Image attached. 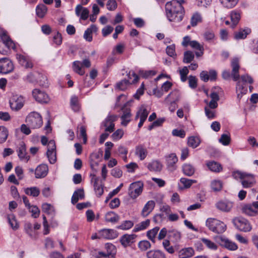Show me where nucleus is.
Returning a JSON list of instances; mask_svg holds the SVG:
<instances>
[{"mask_svg": "<svg viewBox=\"0 0 258 258\" xmlns=\"http://www.w3.org/2000/svg\"><path fill=\"white\" fill-rule=\"evenodd\" d=\"M184 0H172L167 2L165 5L166 15L170 21L180 22L182 20L184 9L182 3Z\"/></svg>", "mask_w": 258, "mask_h": 258, "instance_id": "f257e3e1", "label": "nucleus"}, {"mask_svg": "<svg viewBox=\"0 0 258 258\" xmlns=\"http://www.w3.org/2000/svg\"><path fill=\"white\" fill-rule=\"evenodd\" d=\"M232 68L231 74L229 71H224L222 73V77L225 80H228L231 76L234 81H237L240 79L239 70L240 69L238 58L235 57L232 59L231 62Z\"/></svg>", "mask_w": 258, "mask_h": 258, "instance_id": "f03ea898", "label": "nucleus"}, {"mask_svg": "<svg viewBox=\"0 0 258 258\" xmlns=\"http://www.w3.org/2000/svg\"><path fill=\"white\" fill-rule=\"evenodd\" d=\"M206 225L210 230L218 234L224 232L227 228L225 224L215 218L207 219Z\"/></svg>", "mask_w": 258, "mask_h": 258, "instance_id": "7ed1b4c3", "label": "nucleus"}, {"mask_svg": "<svg viewBox=\"0 0 258 258\" xmlns=\"http://www.w3.org/2000/svg\"><path fill=\"white\" fill-rule=\"evenodd\" d=\"M233 176L235 178H239L241 179V184L244 188L252 187L255 181L253 175L242 172L239 171L234 172Z\"/></svg>", "mask_w": 258, "mask_h": 258, "instance_id": "20e7f679", "label": "nucleus"}, {"mask_svg": "<svg viewBox=\"0 0 258 258\" xmlns=\"http://www.w3.org/2000/svg\"><path fill=\"white\" fill-rule=\"evenodd\" d=\"M27 125L32 128H39L42 125V118L41 116L36 112L30 113L26 118Z\"/></svg>", "mask_w": 258, "mask_h": 258, "instance_id": "39448f33", "label": "nucleus"}, {"mask_svg": "<svg viewBox=\"0 0 258 258\" xmlns=\"http://www.w3.org/2000/svg\"><path fill=\"white\" fill-rule=\"evenodd\" d=\"M232 222L236 228L240 231L248 232L251 229V227L249 222L243 218H235L233 219Z\"/></svg>", "mask_w": 258, "mask_h": 258, "instance_id": "423d86ee", "label": "nucleus"}, {"mask_svg": "<svg viewBox=\"0 0 258 258\" xmlns=\"http://www.w3.org/2000/svg\"><path fill=\"white\" fill-rule=\"evenodd\" d=\"M143 183L137 181L131 183L128 188V195L133 199L137 198L143 191Z\"/></svg>", "mask_w": 258, "mask_h": 258, "instance_id": "0eeeda50", "label": "nucleus"}, {"mask_svg": "<svg viewBox=\"0 0 258 258\" xmlns=\"http://www.w3.org/2000/svg\"><path fill=\"white\" fill-rule=\"evenodd\" d=\"M24 102V99L22 96L14 95L10 100L11 108L13 110L18 111L23 107Z\"/></svg>", "mask_w": 258, "mask_h": 258, "instance_id": "6e6552de", "label": "nucleus"}, {"mask_svg": "<svg viewBox=\"0 0 258 258\" xmlns=\"http://www.w3.org/2000/svg\"><path fill=\"white\" fill-rule=\"evenodd\" d=\"M14 65L12 61L7 57L0 59V73L8 74L14 70Z\"/></svg>", "mask_w": 258, "mask_h": 258, "instance_id": "1a4fd4ad", "label": "nucleus"}, {"mask_svg": "<svg viewBox=\"0 0 258 258\" xmlns=\"http://www.w3.org/2000/svg\"><path fill=\"white\" fill-rule=\"evenodd\" d=\"M216 240L221 246L224 247L229 250H235L238 248V246L235 243L223 236L216 237Z\"/></svg>", "mask_w": 258, "mask_h": 258, "instance_id": "9d476101", "label": "nucleus"}, {"mask_svg": "<svg viewBox=\"0 0 258 258\" xmlns=\"http://www.w3.org/2000/svg\"><path fill=\"white\" fill-rule=\"evenodd\" d=\"M46 155L51 164H54L56 162V146L53 140H50L48 143Z\"/></svg>", "mask_w": 258, "mask_h": 258, "instance_id": "9b49d317", "label": "nucleus"}, {"mask_svg": "<svg viewBox=\"0 0 258 258\" xmlns=\"http://www.w3.org/2000/svg\"><path fill=\"white\" fill-rule=\"evenodd\" d=\"M32 95L36 101L38 102L46 103L49 101L48 95L45 92L39 89H35L33 90Z\"/></svg>", "mask_w": 258, "mask_h": 258, "instance_id": "f8f14e48", "label": "nucleus"}, {"mask_svg": "<svg viewBox=\"0 0 258 258\" xmlns=\"http://www.w3.org/2000/svg\"><path fill=\"white\" fill-rule=\"evenodd\" d=\"M216 207L222 212H229L233 207V203L228 201H220L216 204Z\"/></svg>", "mask_w": 258, "mask_h": 258, "instance_id": "ddd939ff", "label": "nucleus"}, {"mask_svg": "<svg viewBox=\"0 0 258 258\" xmlns=\"http://www.w3.org/2000/svg\"><path fill=\"white\" fill-rule=\"evenodd\" d=\"M101 239H112L117 236L116 232L110 229H104L99 231V236Z\"/></svg>", "mask_w": 258, "mask_h": 258, "instance_id": "4468645a", "label": "nucleus"}, {"mask_svg": "<svg viewBox=\"0 0 258 258\" xmlns=\"http://www.w3.org/2000/svg\"><path fill=\"white\" fill-rule=\"evenodd\" d=\"M48 172V168L47 165L42 164L37 167L35 170V175L36 178H41L45 177Z\"/></svg>", "mask_w": 258, "mask_h": 258, "instance_id": "2eb2a0df", "label": "nucleus"}, {"mask_svg": "<svg viewBox=\"0 0 258 258\" xmlns=\"http://www.w3.org/2000/svg\"><path fill=\"white\" fill-rule=\"evenodd\" d=\"M241 210L243 213L248 216H253L258 214V209L254 206V203L243 206Z\"/></svg>", "mask_w": 258, "mask_h": 258, "instance_id": "dca6fc26", "label": "nucleus"}, {"mask_svg": "<svg viewBox=\"0 0 258 258\" xmlns=\"http://www.w3.org/2000/svg\"><path fill=\"white\" fill-rule=\"evenodd\" d=\"M17 58L19 63L26 69L32 68L33 66L31 59L28 56L22 54H17Z\"/></svg>", "mask_w": 258, "mask_h": 258, "instance_id": "f3484780", "label": "nucleus"}, {"mask_svg": "<svg viewBox=\"0 0 258 258\" xmlns=\"http://www.w3.org/2000/svg\"><path fill=\"white\" fill-rule=\"evenodd\" d=\"M136 237L135 234H124L121 237L120 241L121 244L126 247L135 242Z\"/></svg>", "mask_w": 258, "mask_h": 258, "instance_id": "a211bd4d", "label": "nucleus"}, {"mask_svg": "<svg viewBox=\"0 0 258 258\" xmlns=\"http://www.w3.org/2000/svg\"><path fill=\"white\" fill-rule=\"evenodd\" d=\"M166 161L168 168L170 171L175 169V165L178 161V158L174 153H171L166 157Z\"/></svg>", "mask_w": 258, "mask_h": 258, "instance_id": "6ab92c4d", "label": "nucleus"}, {"mask_svg": "<svg viewBox=\"0 0 258 258\" xmlns=\"http://www.w3.org/2000/svg\"><path fill=\"white\" fill-rule=\"evenodd\" d=\"M210 97L211 98L210 102H208L207 100H205V102L208 105L207 106L211 109L216 108L218 107L217 102L220 99L219 95L216 92H213L210 94Z\"/></svg>", "mask_w": 258, "mask_h": 258, "instance_id": "aec40b11", "label": "nucleus"}, {"mask_svg": "<svg viewBox=\"0 0 258 258\" xmlns=\"http://www.w3.org/2000/svg\"><path fill=\"white\" fill-rule=\"evenodd\" d=\"M148 153L147 148L143 145H139L136 146L135 154L141 160H144L146 158Z\"/></svg>", "mask_w": 258, "mask_h": 258, "instance_id": "412c9836", "label": "nucleus"}, {"mask_svg": "<svg viewBox=\"0 0 258 258\" xmlns=\"http://www.w3.org/2000/svg\"><path fill=\"white\" fill-rule=\"evenodd\" d=\"M195 250L191 247L183 248L178 251L179 258H189L195 255Z\"/></svg>", "mask_w": 258, "mask_h": 258, "instance_id": "4be33fe9", "label": "nucleus"}, {"mask_svg": "<svg viewBox=\"0 0 258 258\" xmlns=\"http://www.w3.org/2000/svg\"><path fill=\"white\" fill-rule=\"evenodd\" d=\"M0 37L3 42V43L9 49H14L15 48V44L11 40L10 37L7 35V32L3 31L0 34Z\"/></svg>", "mask_w": 258, "mask_h": 258, "instance_id": "5701e85b", "label": "nucleus"}, {"mask_svg": "<svg viewBox=\"0 0 258 258\" xmlns=\"http://www.w3.org/2000/svg\"><path fill=\"white\" fill-rule=\"evenodd\" d=\"M91 181L93 182L94 190L97 196L100 197L102 195L104 192L103 188L101 184H98V178L95 175H92Z\"/></svg>", "mask_w": 258, "mask_h": 258, "instance_id": "b1692460", "label": "nucleus"}, {"mask_svg": "<svg viewBox=\"0 0 258 258\" xmlns=\"http://www.w3.org/2000/svg\"><path fill=\"white\" fill-rule=\"evenodd\" d=\"M155 206V203L153 201H148L144 206L141 213L143 217H146L148 216L150 213L153 211Z\"/></svg>", "mask_w": 258, "mask_h": 258, "instance_id": "393cba45", "label": "nucleus"}, {"mask_svg": "<svg viewBox=\"0 0 258 258\" xmlns=\"http://www.w3.org/2000/svg\"><path fill=\"white\" fill-rule=\"evenodd\" d=\"M105 249L106 252L100 251V252L103 253L105 256H108L110 258H114V256L116 253L115 246L111 243H107L105 245Z\"/></svg>", "mask_w": 258, "mask_h": 258, "instance_id": "a878e982", "label": "nucleus"}, {"mask_svg": "<svg viewBox=\"0 0 258 258\" xmlns=\"http://www.w3.org/2000/svg\"><path fill=\"white\" fill-rule=\"evenodd\" d=\"M76 14L77 16H81L83 20H86L89 15V10L85 8H83L81 5H79L76 8Z\"/></svg>", "mask_w": 258, "mask_h": 258, "instance_id": "bb28decb", "label": "nucleus"}, {"mask_svg": "<svg viewBox=\"0 0 258 258\" xmlns=\"http://www.w3.org/2000/svg\"><path fill=\"white\" fill-rule=\"evenodd\" d=\"M206 165L212 172H219L222 170V167L221 165L214 161H207L206 163Z\"/></svg>", "mask_w": 258, "mask_h": 258, "instance_id": "cd10ccee", "label": "nucleus"}, {"mask_svg": "<svg viewBox=\"0 0 258 258\" xmlns=\"http://www.w3.org/2000/svg\"><path fill=\"white\" fill-rule=\"evenodd\" d=\"M250 32L251 30L249 28L241 29L234 32V37L236 40L244 39Z\"/></svg>", "mask_w": 258, "mask_h": 258, "instance_id": "c85d7f7f", "label": "nucleus"}, {"mask_svg": "<svg viewBox=\"0 0 258 258\" xmlns=\"http://www.w3.org/2000/svg\"><path fill=\"white\" fill-rule=\"evenodd\" d=\"M98 28L96 25H92L89 28H87L84 34V38L88 42L92 40V34L93 32H96Z\"/></svg>", "mask_w": 258, "mask_h": 258, "instance_id": "c756f323", "label": "nucleus"}, {"mask_svg": "<svg viewBox=\"0 0 258 258\" xmlns=\"http://www.w3.org/2000/svg\"><path fill=\"white\" fill-rule=\"evenodd\" d=\"M241 15L240 13L238 11H232L230 14V18L232 24L230 25V27L234 29L238 24L240 19Z\"/></svg>", "mask_w": 258, "mask_h": 258, "instance_id": "7c9ffc66", "label": "nucleus"}, {"mask_svg": "<svg viewBox=\"0 0 258 258\" xmlns=\"http://www.w3.org/2000/svg\"><path fill=\"white\" fill-rule=\"evenodd\" d=\"M189 45L194 49H195L198 51H196L195 52L196 55L197 57H200L202 56L204 53V47L202 45L200 44L198 41H191L189 43Z\"/></svg>", "mask_w": 258, "mask_h": 258, "instance_id": "2f4dec72", "label": "nucleus"}, {"mask_svg": "<svg viewBox=\"0 0 258 258\" xmlns=\"http://www.w3.org/2000/svg\"><path fill=\"white\" fill-rule=\"evenodd\" d=\"M84 197V191L83 188H80L75 190L72 197V203L75 205L78 202L79 199H83Z\"/></svg>", "mask_w": 258, "mask_h": 258, "instance_id": "473e14b6", "label": "nucleus"}, {"mask_svg": "<svg viewBox=\"0 0 258 258\" xmlns=\"http://www.w3.org/2000/svg\"><path fill=\"white\" fill-rule=\"evenodd\" d=\"M147 258H166L165 254L160 250H151L147 252Z\"/></svg>", "mask_w": 258, "mask_h": 258, "instance_id": "72a5a7b5", "label": "nucleus"}, {"mask_svg": "<svg viewBox=\"0 0 258 258\" xmlns=\"http://www.w3.org/2000/svg\"><path fill=\"white\" fill-rule=\"evenodd\" d=\"M236 92L237 93V98L240 99L243 94H246L247 92V87L244 83H242L241 81H237Z\"/></svg>", "mask_w": 258, "mask_h": 258, "instance_id": "f704fd0d", "label": "nucleus"}, {"mask_svg": "<svg viewBox=\"0 0 258 258\" xmlns=\"http://www.w3.org/2000/svg\"><path fill=\"white\" fill-rule=\"evenodd\" d=\"M122 109L123 110V114L121 116V119L122 120L121 123L122 125L126 126L131 120V110L128 108L124 109L123 108Z\"/></svg>", "mask_w": 258, "mask_h": 258, "instance_id": "c9c22d12", "label": "nucleus"}, {"mask_svg": "<svg viewBox=\"0 0 258 258\" xmlns=\"http://www.w3.org/2000/svg\"><path fill=\"white\" fill-rule=\"evenodd\" d=\"M105 218L106 221L108 222L115 223L118 221L119 217L113 212H109L106 214Z\"/></svg>", "mask_w": 258, "mask_h": 258, "instance_id": "e433bc0d", "label": "nucleus"}, {"mask_svg": "<svg viewBox=\"0 0 258 258\" xmlns=\"http://www.w3.org/2000/svg\"><path fill=\"white\" fill-rule=\"evenodd\" d=\"M183 173L188 176H192L195 172L194 167L190 164H185L182 166Z\"/></svg>", "mask_w": 258, "mask_h": 258, "instance_id": "4c0bfd02", "label": "nucleus"}, {"mask_svg": "<svg viewBox=\"0 0 258 258\" xmlns=\"http://www.w3.org/2000/svg\"><path fill=\"white\" fill-rule=\"evenodd\" d=\"M150 221L149 219H147L144 221L136 224L133 229L134 232H138L146 229L150 225Z\"/></svg>", "mask_w": 258, "mask_h": 258, "instance_id": "58836bf2", "label": "nucleus"}, {"mask_svg": "<svg viewBox=\"0 0 258 258\" xmlns=\"http://www.w3.org/2000/svg\"><path fill=\"white\" fill-rule=\"evenodd\" d=\"M47 11V7L43 4L38 5L36 8V13L38 17L42 18L44 17Z\"/></svg>", "mask_w": 258, "mask_h": 258, "instance_id": "ea45409f", "label": "nucleus"}, {"mask_svg": "<svg viewBox=\"0 0 258 258\" xmlns=\"http://www.w3.org/2000/svg\"><path fill=\"white\" fill-rule=\"evenodd\" d=\"M24 191L26 195L34 197H38L40 194V190L36 186L26 188Z\"/></svg>", "mask_w": 258, "mask_h": 258, "instance_id": "a19ab883", "label": "nucleus"}, {"mask_svg": "<svg viewBox=\"0 0 258 258\" xmlns=\"http://www.w3.org/2000/svg\"><path fill=\"white\" fill-rule=\"evenodd\" d=\"M8 220L9 224L10 225L12 228L14 230H17L19 227V225L17 222L15 216L13 215H9L8 216Z\"/></svg>", "mask_w": 258, "mask_h": 258, "instance_id": "79ce46f5", "label": "nucleus"}, {"mask_svg": "<svg viewBox=\"0 0 258 258\" xmlns=\"http://www.w3.org/2000/svg\"><path fill=\"white\" fill-rule=\"evenodd\" d=\"M148 169L151 171H159L162 169V165L158 161H153L148 166Z\"/></svg>", "mask_w": 258, "mask_h": 258, "instance_id": "37998d69", "label": "nucleus"}, {"mask_svg": "<svg viewBox=\"0 0 258 258\" xmlns=\"http://www.w3.org/2000/svg\"><path fill=\"white\" fill-rule=\"evenodd\" d=\"M81 62L79 61H75L73 63V71L81 76L85 74V71L82 69Z\"/></svg>", "mask_w": 258, "mask_h": 258, "instance_id": "c03bdc74", "label": "nucleus"}, {"mask_svg": "<svg viewBox=\"0 0 258 258\" xmlns=\"http://www.w3.org/2000/svg\"><path fill=\"white\" fill-rule=\"evenodd\" d=\"M221 4L228 9L234 8L238 3L239 0H220Z\"/></svg>", "mask_w": 258, "mask_h": 258, "instance_id": "a18cd8bd", "label": "nucleus"}, {"mask_svg": "<svg viewBox=\"0 0 258 258\" xmlns=\"http://www.w3.org/2000/svg\"><path fill=\"white\" fill-rule=\"evenodd\" d=\"M201 240L209 249L215 250L218 248L217 245L209 239L202 238Z\"/></svg>", "mask_w": 258, "mask_h": 258, "instance_id": "49530a36", "label": "nucleus"}, {"mask_svg": "<svg viewBox=\"0 0 258 258\" xmlns=\"http://www.w3.org/2000/svg\"><path fill=\"white\" fill-rule=\"evenodd\" d=\"M201 141L199 137H190L188 139V145L192 148H197L200 144Z\"/></svg>", "mask_w": 258, "mask_h": 258, "instance_id": "de8ad7c7", "label": "nucleus"}, {"mask_svg": "<svg viewBox=\"0 0 258 258\" xmlns=\"http://www.w3.org/2000/svg\"><path fill=\"white\" fill-rule=\"evenodd\" d=\"M128 80L126 81L128 82V84H132L137 83L139 80L138 76L133 71H131L127 74Z\"/></svg>", "mask_w": 258, "mask_h": 258, "instance_id": "09e8293b", "label": "nucleus"}, {"mask_svg": "<svg viewBox=\"0 0 258 258\" xmlns=\"http://www.w3.org/2000/svg\"><path fill=\"white\" fill-rule=\"evenodd\" d=\"M162 245L165 250L170 254H173L175 252V249L170 244L168 240L165 239L162 242Z\"/></svg>", "mask_w": 258, "mask_h": 258, "instance_id": "8fccbe9b", "label": "nucleus"}, {"mask_svg": "<svg viewBox=\"0 0 258 258\" xmlns=\"http://www.w3.org/2000/svg\"><path fill=\"white\" fill-rule=\"evenodd\" d=\"M222 182L220 180H214L211 183V188L215 191H218L221 190L222 188Z\"/></svg>", "mask_w": 258, "mask_h": 258, "instance_id": "3c124183", "label": "nucleus"}, {"mask_svg": "<svg viewBox=\"0 0 258 258\" xmlns=\"http://www.w3.org/2000/svg\"><path fill=\"white\" fill-rule=\"evenodd\" d=\"M134 225L133 221L130 220H125L123 221L120 225L117 227V228L121 230H128L131 228Z\"/></svg>", "mask_w": 258, "mask_h": 258, "instance_id": "603ef678", "label": "nucleus"}, {"mask_svg": "<svg viewBox=\"0 0 258 258\" xmlns=\"http://www.w3.org/2000/svg\"><path fill=\"white\" fill-rule=\"evenodd\" d=\"M42 210L47 214L54 215V208L50 204L47 203L43 204L42 206Z\"/></svg>", "mask_w": 258, "mask_h": 258, "instance_id": "864d4df0", "label": "nucleus"}, {"mask_svg": "<svg viewBox=\"0 0 258 258\" xmlns=\"http://www.w3.org/2000/svg\"><path fill=\"white\" fill-rule=\"evenodd\" d=\"M8 136L7 129L3 126H0V143L5 142Z\"/></svg>", "mask_w": 258, "mask_h": 258, "instance_id": "5fc2aeb1", "label": "nucleus"}, {"mask_svg": "<svg viewBox=\"0 0 258 258\" xmlns=\"http://www.w3.org/2000/svg\"><path fill=\"white\" fill-rule=\"evenodd\" d=\"M71 106L72 108L75 111H78L79 110L80 106L79 104V100L78 97L73 96L72 97L71 99Z\"/></svg>", "mask_w": 258, "mask_h": 258, "instance_id": "6e6d98bb", "label": "nucleus"}, {"mask_svg": "<svg viewBox=\"0 0 258 258\" xmlns=\"http://www.w3.org/2000/svg\"><path fill=\"white\" fill-rule=\"evenodd\" d=\"M194 57L195 55L192 51H186L184 53L183 61L184 63H189L194 59Z\"/></svg>", "mask_w": 258, "mask_h": 258, "instance_id": "4d7b16f0", "label": "nucleus"}, {"mask_svg": "<svg viewBox=\"0 0 258 258\" xmlns=\"http://www.w3.org/2000/svg\"><path fill=\"white\" fill-rule=\"evenodd\" d=\"M180 182L183 184L184 188H187L190 187L193 183H196L197 181L186 178H181Z\"/></svg>", "mask_w": 258, "mask_h": 258, "instance_id": "13d9d810", "label": "nucleus"}, {"mask_svg": "<svg viewBox=\"0 0 258 258\" xmlns=\"http://www.w3.org/2000/svg\"><path fill=\"white\" fill-rule=\"evenodd\" d=\"M18 156L21 159H26L27 161L29 160V157L26 155V149L24 145H21L19 148Z\"/></svg>", "mask_w": 258, "mask_h": 258, "instance_id": "bf43d9fd", "label": "nucleus"}, {"mask_svg": "<svg viewBox=\"0 0 258 258\" xmlns=\"http://www.w3.org/2000/svg\"><path fill=\"white\" fill-rule=\"evenodd\" d=\"M138 246L142 251H146L151 246V243L147 240H143L139 242Z\"/></svg>", "mask_w": 258, "mask_h": 258, "instance_id": "052dcab7", "label": "nucleus"}, {"mask_svg": "<svg viewBox=\"0 0 258 258\" xmlns=\"http://www.w3.org/2000/svg\"><path fill=\"white\" fill-rule=\"evenodd\" d=\"M219 141L224 146L229 145L230 142L229 135L226 134H222L221 138L219 139Z\"/></svg>", "mask_w": 258, "mask_h": 258, "instance_id": "680f3d73", "label": "nucleus"}, {"mask_svg": "<svg viewBox=\"0 0 258 258\" xmlns=\"http://www.w3.org/2000/svg\"><path fill=\"white\" fill-rule=\"evenodd\" d=\"M159 230V228L158 227H156L153 229L148 231L147 232V236L148 238L151 240L153 241Z\"/></svg>", "mask_w": 258, "mask_h": 258, "instance_id": "e2e57ef3", "label": "nucleus"}, {"mask_svg": "<svg viewBox=\"0 0 258 258\" xmlns=\"http://www.w3.org/2000/svg\"><path fill=\"white\" fill-rule=\"evenodd\" d=\"M204 37L206 41H210L215 38V34L212 30H206L203 34Z\"/></svg>", "mask_w": 258, "mask_h": 258, "instance_id": "0e129e2a", "label": "nucleus"}, {"mask_svg": "<svg viewBox=\"0 0 258 258\" xmlns=\"http://www.w3.org/2000/svg\"><path fill=\"white\" fill-rule=\"evenodd\" d=\"M213 109H211L207 106L205 107V114L209 119H213L216 117L215 111Z\"/></svg>", "mask_w": 258, "mask_h": 258, "instance_id": "69168bd1", "label": "nucleus"}, {"mask_svg": "<svg viewBox=\"0 0 258 258\" xmlns=\"http://www.w3.org/2000/svg\"><path fill=\"white\" fill-rule=\"evenodd\" d=\"M29 212L32 213V216L36 218L39 217L40 210L36 206H31L30 208H28Z\"/></svg>", "mask_w": 258, "mask_h": 258, "instance_id": "338daca9", "label": "nucleus"}, {"mask_svg": "<svg viewBox=\"0 0 258 258\" xmlns=\"http://www.w3.org/2000/svg\"><path fill=\"white\" fill-rule=\"evenodd\" d=\"M189 71L187 67H184L181 70L179 71L181 80L182 82H184L187 79V75Z\"/></svg>", "mask_w": 258, "mask_h": 258, "instance_id": "774afa93", "label": "nucleus"}]
</instances>
